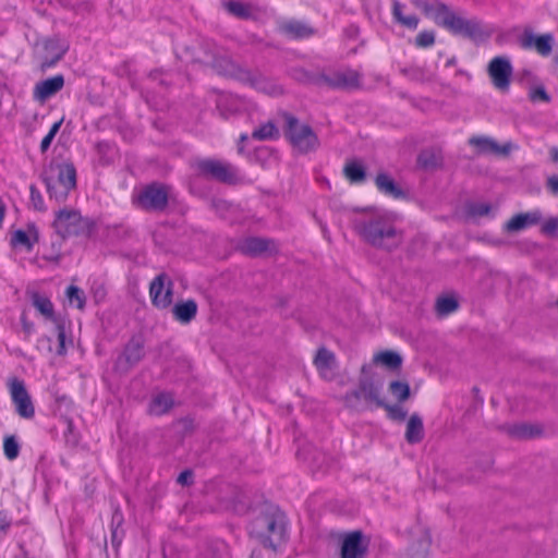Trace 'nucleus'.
<instances>
[{
	"label": "nucleus",
	"instance_id": "nucleus-50",
	"mask_svg": "<svg viewBox=\"0 0 558 558\" xmlns=\"http://www.w3.org/2000/svg\"><path fill=\"white\" fill-rule=\"evenodd\" d=\"M465 22V19L458 16L453 13V15L450 17L449 21H447V25L445 28L450 31L453 34L460 35L463 24Z\"/></svg>",
	"mask_w": 558,
	"mask_h": 558
},
{
	"label": "nucleus",
	"instance_id": "nucleus-48",
	"mask_svg": "<svg viewBox=\"0 0 558 558\" xmlns=\"http://www.w3.org/2000/svg\"><path fill=\"white\" fill-rule=\"evenodd\" d=\"M435 43V34L432 31H423L415 38V45L420 48H427Z\"/></svg>",
	"mask_w": 558,
	"mask_h": 558
},
{
	"label": "nucleus",
	"instance_id": "nucleus-17",
	"mask_svg": "<svg viewBox=\"0 0 558 558\" xmlns=\"http://www.w3.org/2000/svg\"><path fill=\"white\" fill-rule=\"evenodd\" d=\"M64 86V77L61 74L38 82L33 92L34 99L45 102L48 98L56 95Z\"/></svg>",
	"mask_w": 558,
	"mask_h": 558
},
{
	"label": "nucleus",
	"instance_id": "nucleus-49",
	"mask_svg": "<svg viewBox=\"0 0 558 558\" xmlns=\"http://www.w3.org/2000/svg\"><path fill=\"white\" fill-rule=\"evenodd\" d=\"M61 124H62V120H60L58 122H54L52 124V126L50 128V131L48 132V134L43 138V141L40 143V150L43 153L46 151L49 148L52 140L54 138V136L59 132Z\"/></svg>",
	"mask_w": 558,
	"mask_h": 558
},
{
	"label": "nucleus",
	"instance_id": "nucleus-34",
	"mask_svg": "<svg viewBox=\"0 0 558 558\" xmlns=\"http://www.w3.org/2000/svg\"><path fill=\"white\" fill-rule=\"evenodd\" d=\"M292 76L295 81L300 83L322 87V72L312 73L302 68H296L292 70Z\"/></svg>",
	"mask_w": 558,
	"mask_h": 558
},
{
	"label": "nucleus",
	"instance_id": "nucleus-64",
	"mask_svg": "<svg viewBox=\"0 0 558 558\" xmlns=\"http://www.w3.org/2000/svg\"><path fill=\"white\" fill-rule=\"evenodd\" d=\"M116 520H117L118 524H120L122 522V515L118 512L114 513V515H113V521H116Z\"/></svg>",
	"mask_w": 558,
	"mask_h": 558
},
{
	"label": "nucleus",
	"instance_id": "nucleus-6",
	"mask_svg": "<svg viewBox=\"0 0 558 558\" xmlns=\"http://www.w3.org/2000/svg\"><path fill=\"white\" fill-rule=\"evenodd\" d=\"M170 197V187L168 185L154 182L142 187L133 195V203L146 211L161 213L168 207Z\"/></svg>",
	"mask_w": 558,
	"mask_h": 558
},
{
	"label": "nucleus",
	"instance_id": "nucleus-61",
	"mask_svg": "<svg viewBox=\"0 0 558 558\" xmlns=\"http://www.w3.org/2000/svg\"><path fill=\"white\" fill-rule=\"evenodd\" d=\"M113 546H119L121 544V539L118 538V530L112 531V539H111Z\"/></svg>",
	"mask_w": 558,
	"mask_h": 558
},
{
	"label": "nucleus",
	"instance_id": "nucleus-32",
	"mask_svg": "<svg viewBox=\"0 0 558 558\" xmlns=\"http://www.w3.org/2000/svg\"><path fill=\"white\" fill-rule=\"evenodd\" d=\"M460 35H463L474 41L483 40L487 37L481 24L474 20H465Z\"/></svg>",
	"mask_w": 558,
	"mask_h": 558
},
{
	"label": "nucleus",
	"instance_id": "nucleus-37",
	"mask_svg": "<svg viewBox=\"0 0 558 558\" xmlns=\"http://www.w3.org/2000/svg\"><path fill=\"white\" fill-rule=\"evenodd\" d=\"M45 48H46V50L54 51V53L51 59H46L45 61H43V63H41L43 69L53 66L58 61H60L62 59L63 54L65 53V51L68 49L64 46H58L57 43L53 40L47 41L45 44Z\"/></svg>",
	"mask_w": 558,
	"mask_h": 558
},
{
	"label": "nucleus",
	"instance_id": "nucleus-52",
	"mask_svg": "<svg viewBox=\"0 0 558 558\" xmlns=\"http://www.w3.org/2000/svg\"><path fill=\"white\" fill-rule=\"evenodd\" d=\"M56 329H57V336H58V342H59L58 349H57V354L64 355L66 352L64 326L61 323H57Z\"/></svg>",
	"mask_w": 558,
	"mask_h": 558
},
{
	"label": "nucleus",
	"instance_id": "nucleus-62",
	"mask_svg": "<svg viewBox=\"0 0 558 558\" xmlns=\"http://www.w3.org/2000/svg\"><path fill=\"white\" fill-rule=\"evenodd\" d=\"M550 154H551V159L554 161H558V147L551 148Z\"/></svg>",
	"mask_w": 558,
	"mask_h": 558
},
{
	"label": "nucleus",
	"instance_id": "nucleus-42",
	"mask_svg": "<svg viewBox=\"0 0 558 558\" xmlns=\"http://www.w3.org/2000/svg\"><path fill=\"white\" fill-rule=\"evenodd\" d=\"M4 454L9 460H14L20 453V445L15 436H7L3 441Z\"/></svg>",
	"mask_w": 558,
	"mask_h": 558
},
{
	"label": "nucleus",
	"instance_id": "nucleus-43",
	"mask_svg": "<svg viewBox=\"0 0 558 558\" xmlns=\"http://www.w3.org/2000/svg\"><path fill=\"white\" fill-rule=\"evenodd\" d=\"M225 8L236 17H247L250 15V8L240 1L226 2Z\"/></svg>",
	"mask_w": 558,
	"mask_h": 558
},
{
	"label": "nucleus",
	"instance_id": "nucleus-11",
	"mask_svg": "<svg viewBox=\"0 0 558 558\" xmlns=\"http://www.w3.org/2000/svg\"><path fill=\"white\" fill-rule=\"evenodd\" d=\"M512 71L510 60L504 56L493 58L487 66L493 85L501 92L509 89Z\"/></svg>",
	"mask_w": 558,
	"mask_h": 558
},
{
	"label": "nucleus",
	"instance_id": "nucleus-20",
	"mask_svg": "<svg viewBox=\"0 0 558 558\" xmlns=\"http://www.w3.org/2000/svg\"><path fill=\"white\" fill-rule=\"evenodd\" d=\"M314 365L323 378L327 380L333 379L337 360L331 351L326 348H320L314 357Z\"/></svg>",
	"mask_w": 558,
	"mask_h": 558
},
{
	"label": "nucleus",
	"instance_id": "nucleus-59",
	"mask_svg": "<svg viewBox=\"0 0 558 558\" xmlns=\"http://www.w3.org/2000/svg\"><path fill=\"white\" fill-rule=\"evenodd\" d=\"M546 186L550 193L555 195L558 194V174L549 177L547 179Z\"/></svg>",
	"mask_w": 558,
	"mask_h": 558
},
{
	"label": "nucleus",
	"instance_id": "nucleus-35",
	"mask_svg": "<svg viewBox=\"0 0 558 558\" xmlns=\"http://www.w3.org/2000/svg\"><path fill=\"white\" fill-rule=\"evenodd\" d=\"M252 137L258 141L275 140L279 137V131L272 122L268 121L258 129H255L252 133Z\"/></svg>",
	"mask_w": 558,
	"mask_h": 558
},
{
	"label": "nucleus",
	"instance_id": "nucleus-45",
	"mask_svg": "<svg viewBox=\"0 0 558 558\" xmlns=\"http://www.w3.org/2000/svg\"><path fill=\"white\" fill-rule=\"evenodd\" d=\"M66 296L70 303L76 302V306L80 310H83L85 306V295L84 292L76 286H70L66 289Z\"/></svg>",
	"mask_w": 558,
	"mask_h": 558
},
{
	"label": "nucleus",
	"instance_id": "nucleus-15",
	"mask_svg": "<svg viewBox=\"0 0 558 558\" xmlns=\"http://www.w3.org/2000/svg\"><path fill=\"white\" fill-rule=\"evenodd\" d=\"M414 5L421 9L425 15L433 17L436 24L446 27L447 21L453 15V12L442 2L429 3L424 0H414Z\"/></svg>",
	"mask_w": 558,
	"mask_h": 558
},
{
	"label": "nucleus",
	"instance_id": "nucleus-19",
	"mask_svg": "<svg viewBox=\"0 0 558 558\" xmlns=\"http://www.w3.org/2000/svg\"><path fill=\"white\" fill-rule=\"evenodd\" d=\"M554 37L550 34L535 36L531 32H524L520 38L521 47L524 49L534 48L539 54L548 56L553 50Z\"/></svg>",
	"mask_w": 558,
	"mask_h": 558
},
{
	"label": "nucleus",
	"instance_id": "nucleus-26",
	"mask_svg": "<svg viewBox=\"0 0 558 558\" xmlns=\"http://www.w3.org/2000/svg\"><path fill=\"white\" fill-rule=\"evenodd\" d=\"M173 407V398L169 393H159L155 396L148 407L151 415H163Z\"/></svg>",
	"mask_w": 558,
	"mask_h": 558
},
{
	"label": "nucleus",
	"instance_id": "nucleus-47",
	"mask_svg": "<svg viewBox=\"0 0 558 558\" xmlns=\"http://www.w3.org/2000/svg\"><path fill=\"white\" fill-rule=\"evenodd\" d=\"M543 234L554 238L558 235V216L548 218L541 228Z\"/></svg>",
	"mask_w": 558,
	"mask_h": 558
},
{
	"label": "nucleus",
	"instance_id": "nucleus-13",
	"mask_svg": "<svg viewBox=\"0 0 558 558\" xmlns=\"http://www.w3.org/2000/svg\"><path fill=\"white\" fill-rule=\"evenodd\" d=\"M10 392L17 414L27 420L34 417L35 409L23 381L16 378L12 379L10 383Z\"/></svg>",
	"mask_w": 558,
	"mask_h": 558
},
{
	"label": "nucleus",
	"instance_id": "nucleus-9",
	"mask_svg": "<svg viewBox=\"0 0 558 558\" xmlns=\"http://www.w3.org/2000/svg\"><path fill=\"white\" fill-rule=\"evenodd\" d=\"M195 60L213 68L218 74L231 75L234 73V63L213 43H205L202 53Z\"/></svg>",
	"mask_w": 558,
	"mask_h": 558
},
{
	"label": "nucleus",
	"instance_id": "nucleus-39",
	"mask_svg": "<svg viewBox=\"0 0 558 558\" xmlns=\"http://www.w3.org/2000/svg\"><path fill=\"white\" fill-rule=\"evenodd\" d=\"M283 32L292 38H304L312 34V31L300 22H290L282 26Z\"/></svg>",
	"mask_w": 558,
	"mask_h": 558
},
{
	"label": "nucleus",
	"instance_id": "nucleus-28",
	"mask_svg": "<svg viewBox=\"0 0 558 558\" xmlns=\"http://www.w3.org/2000/svg\"><path fill=\"white\" fill-rule=\"evenodd\" d=\"M403 5L398 1H392V16L402 26L415 29L418 25V19L415 15H404L402 13Z\"/></svg>",
	"mask_w": 558,
	"mask_h": 558
},
{
	"label": "nucleus",
	"instance_id": "nucleus-1",
	"mask_svg": "<svg viewBox=\"0 0 558 558\" xmlns=\"http://www.w3.org/2000/svg\"><path fill=\"white\" fill-rule=\"evenodd\" d=\"M360 239L378 250L391 252L400 246L403 232L395 225L391 215L378 209H363L351 220Z\"/></svg>",
	"mask_w": 558,
	"mask_h": 558
},
{
	"label": "nucleus",
	"instance_id": "nucleus-22",
	"mask_svg": "<svg viewBox=\"0 0 558 558\" xmlns=\"http://www.w3.org/2000/svg\"><path fill=\"white\" fill-rule=\"evenodd\" d=\"M172 314L181 324H189L196 317L197 303L192 299L179 302L173 306Z\"/></svg>",
	"mask_w": 558,
	"mask_h": 558
},
{
	"label": "nucleus",
	"instance_id": "nucleus-27",
	"mask_svg": "<svg viewBox=\"0 0 558 558\" xmlns=\"http://www.w3.org/2000/svg\"><path fill=\"white\" fill-rule=\"evenodd\" d=\"M373 360L391 371H397L402 365V356L395 351H381L375 354Z\"/></svg>",
	"mask_w": 558,
	"mask_h": 558
},
{
	"label": "nucleus",
	"instance_id": "nucleus-5",
	"mask_svg": "<svg viewBox=\"0 0 558 558\" xmlns=\"http://www.w3.org/2000/svg\"><path fill=\"white\" fill-rule=\"evenodd\" d=\"M52 226L61 239H65L69 236L89 235L94 223L88 218L82 217L80 211L63 208L56 214Z\"/></svg>",
	"mask_w": 558,
	"mask_h": 558
},
{
	"label": "nucleus",
	"instance_id": "nucleus-40",
	"mask_svg": "<svg viewBox=\"0 0 558 558\" xmlns=\"http://www.w3.org/2000/svg\"><path fill=\"white\" fill-rule=\"evenodd\" d=\"M389 392L399 401L403 402L410 397V386L405 381L393 380L389 384Z\"/></svg>",
	"mask_w": 558,
	"mask_h": 558
},
{
	"label": "nucleus",
	"instance_id": "nucleus-2",
	"mask_svg": "<svg viewBox=\"0 0 558 558\" xmlns=\"http://www.w3.org/2000/svg\"><path fill=\"white\" fill-rule=\"evenodd\" d=\"M250 535L263 546L276 549L287 536L284 513L279 507L265 504L250 523Z\"/></svg>",
	"mask_w": 558,
	"mask_h": 558
},
{
	"label": "nucleus",
	"instance_id": "nucleus-14",
	"mask_svg": "<svg viewBox=\"0 0 558 558\" xmlns=\"http://www.w3.org/2000/svg\"><path fill=\"white\" fill-rule=\"evenodd\" d=\"M367 546L361 531L351 532L342 541L341 558H364Z\"/></svg>",
	"mask_w": 558,
	"mask_h": 558
},
{
	"label": "nucleus",
	"instance_id": "nucleus-16",
	"mask_svg": "<svg viewBox=\"0 0 558 558\" xmlns=\"http://www.w3.org/2000/svg\"><path fill=\"white\" fill-rule=\"evenodd\" d=\"M469 144L476 147L478 154H494L497 156H508L511 151L510 142L499 145L495 140L487 136H474L469 140Z\"/></svg>",
	"mask_w": 558,
	"mask_h": 558
},
{
	"label": "nucleus",
	"instance_id": "nucleus-51",
	"mask_svg": "<svg viewBox=\"0 0 558 558\" xmlns=\"http://www.w3.org/2000/svg\"><path fill=\"white\" fill-rule=\"evenodd\" d=\"M29 191H31V202H32L33 207L38 211H44L46 208H45V204H44V198H43L39 190L35 185H31Z\"/></svg>",
	"mask_w": 558,
	"mask_h": 558
},
{
	"label": "nucleus",
	"instance_id": "nucleus-53",
	"mask_svg": "<svg viewBox=\"0 0 558 558\" xmlns=\"http://www.w3.org/2000/svg\"><path fill=\"white\" fill-rule=\"evenodd\" d=\"M490 211V206L486 203H476L471 205L470 207V214L472 216L483 217L485 215H488Z\"/></svg>",
	"mask_w": 558,
	"mask_h": 558
},
{
	"label": "nucleus",
	"instance_id": "nucleus-63",
	"mask_svg": "<svg viewBox=\"0 0 558 558\" xmlns=\"http://www.w3.org/2000/svg\"><path fill=\"white\" fill-rule=\"evenodd\" d=\"M245 509V505L244 504H241V505H234L233 506V510L236 511V512H241Z\"/></svg>",
	"mask_w": 558,
	"mask_h": 558
},
{
	"label": "nucleus",
	"instance_id": "nucleus-4",
	"mask_svg": "<svg viewBox=\"0 0 558 558\" xmlns=\"http://www.w3.org/2000/svg\"><path fill=\"white\" fill-rule=\"evenodd\" d=\"M347 408L353 411H364L371 408L385 405V400L380 397V388L368 377L359 379L357 388L348 392L343 397Z\"/></svg>",
	"mask_w": 558,
	"mask_h": 558
},
{
	"label": "nucleus",
	"instance_id": "nucleus-29",
	"mask_svg": "<svg viewBox=\"0 0 558 558\" xmlns=\"http://www.w3.org/2000/svg\"><path fill=\"white\" fill-rule=\"evenodd\" d=\"M32 235L34 236V241L37 242L38 233L34 226L29 228V234L23 230H16L11 238V244L13 246H24L31 251L33 247Z\"/></svg>",
	"mask_w": 558,
	"mask_h": 558
},
{
	"label": "nucleus",
	"instance_id": "nucleus-25",
	"mask_svg": "<svg viewBox=\"0 0 558 558\" xmlns=\"http://www.w3.org/2000/svg\"><path fill=\"white\" fill-rule=\"evenodd\" d=\"M376 186L384 194L393 198H401L404 196V192L396 184V182L387 174L379 173L376 177Z\"/></svg>",
	"mask_w": 558,
	"mask_h": 558
},
{
	"label": "nucleus",
	"instance_id": "nucleus-60",
	"mask_svg": "<svg viewBox=\"0 0 558 558\" xmlns=\"http://www.w3.org/2000/svg\"><path fill=\"white\" fill-rule=\"evenodd\" d=\"M10 526V520L7 514L0 512V538L3 537Z\"/></svg>",
	"mask_w": 558,
	"mask_h": 558
},
{
	"label": "nucleus",
	"instance_id": "nucleus-24",
	"mask_svg": "<svg viewBox=\"0 0 558 558\" xmlns=\"http://www.w3.org/2000/svg\"><path fill=\"white\" fill-rule=\"evenodd\" d=\"M424 437V426L421 416L413 413L407 424L405 439L409 444H418Z\"/></svg>",
	"mask_w": 558,
	"mask_h": 558
},
{
	"label": "nucleus",
	"instance_id": "nucleus-58",
	"mask_svg": "<svg viewBox=\"0 0 558 558\" xmlns=\"http://www.w3.org/2000/svg\"><path fill=\"white\" fill-rule=\"evenodd\" d=\"M193 473L190 470H185L178 476V483L181 485L192 484Z\"/></svg>",
	"mask_w": 558,
	"mask_h": 558
},
{
	"label": "nucleus",
	"instance_id": "nucleus-8",
	"mask_svg": "<svg viewBox=\"0 0 558 558\" xmlns=\"http://www.w3.org/2000/svg\"><path fill=\"white\" fill-rule=\"evenodd\" d=\"M199 175L222 183L234 184L238 181V169L228 162L215 159H202L195 162Z\"/></svg>",
	"mask_w": 558,
	"mask_h": 558
},
{
	"label": "nucleus",
	"instance_id": "nucleus-31",
	"mask_svg": "<svg viewBox=\"0 0 558 558\" xmlns=\"http://www.w3.org/2000/svg\"><path fill=\"white\" fill-rule=\"evenodd\" d=\"M510 436L515 438H532L541 434V429L529 424H514L507 427Z\"/></svg>",
	"mask_w": 558,
	"mask_h": 558
},
{
	"label": "nucleus",
	"instance_id": "nucleus-10",
	"mask_svg": "<svg viewBox=\"0 0 558 558\" xmlns=\"http://www.w3.org/2000/svg\"><path fill=\"white\" fill-rule=\"evenodd\" d=\"M322 87L355 89L360 87V74L351 69L322 72Z\"/></svg>",
	"mask_w": 558,
	"mask_h": 558
},
{
	"label": "nucleus",
	"instance_id": "nucleus-41",
	"mask_svg": "<svg viewBox=\"0 0 558 558\" xmlns=\"http://www.w3.org/2000/svg\"><path fill=\"white\" fill-rule=\"evenodd\" d=\"M344 174L352 183H360L365 179V170L357 162H350L344 167Z\"/></svg>",
	"mask_w": 558,
	"mask_h": 558
},
{
	"label": "nucleus",
	"instance_id": "nucleus-12",
	"mask_svg": "<svg viewBox=\"0 0 558 558\" xmlns=\"http://www.w3.org/2000/svg\"><path fill=\"white\" fill-rule=\"evenodd\" d=\"M173 284L165 274L158 275L149 286L153 304L158 308H166L172 302Z\"/></svg>",
	"mask_w": 558,
	"mask_h": 558
},
{
	"label": "nucleus",
	"instance_id": "nucleus-23",
	"mask_svg": "<svg viewBox=\"0 0 558 558\" xmlns=\"http://www.w3.org/2000/svg\"><path fill=\"white\" fill-rule=\"evenodd\" d=\"M245 78L253 87L267 95L276 96L282 94V88L280 86L259 74L245 72Z\"/></svg>",
	"mask_w": 558,
	"mask_h": 558
},
{
	"label": "nucleus",
	"instance_id": "nucleus-36",
	"mask_svg": "<svg viewBox=\"0 0 558 558\" xmlns=\"http://www.w3.org/2000/svg\"><path fill=\"white\" fill-rule=\"evenodd\" d=\"M459 307L458 301L453 296H440L436 301V312L438 316H447L456 312Z\"/></svg>",
	"mask_w": 558,
	"mask_h": 558
},
{
	"label": "nucleus",
	"instance_id": "nucleus-33",
	"mask_svg": "<svg viewBox=\"0 0 558 558\" xmlns=\"http://www.w3.org/2000/svg\"><path fill=\"white\" fill-rule=\"evenodd\" d=\"M32 301H33V305L35 306V308L43 316H45L47 319L56 322L54 316H53V305L48 298L43 296L38 293H34Z\"/></svg>",
	"mask_w": 558,
	"mask_h": 558
},
{
	"label": "nucleus",
	"instance_id": "nucleus-30",
	"mask_svg": "<svg viewBox=\"0 0 558 558\" xmlns=\"http://www.w3.org/2000/svg\"><path fill=\"white\" fill-rule=\"evenodd\" d=\"M144 355L143 345L140 340L132 339L125 347L123 356L130 365L138 363Z\"/></svg>",
	"mask_w": 558,
	"mask_h": 558
},
{
	"label": "nucleus",
	"instance_id": "nucleus-7",
	"mask_svg": "<svg viewBox=\"0 0 558 558\" xmlns=\"http://www.w3.org/2000/svg\"><path fill=\"white\" fill-rule=\"evenodd\" d=\"M286 135L300 153L306 154L319 146L318 137L310 125L300 124L299 120L290 114L286 116Z\"/></svg>",
	"mask_w": 558,
	"mask_h": 558
},
{
	"label": "nucleus",
	"instance_id": "nucleus-18",
	"mask_svg": "<svg viewBox=\"0 0 558 558\" xmlns=\"http://www.w3.org/2000/svg\"><path fill=\"white\" fill-rule=\"evenodd\" d=\"M239 250L246 255L250 256H258L264 253H272L277 251V246L275 241L266 238H257L251 236L244 239L240 245Z\"/></svg>",
	"mask_w": 558,
	"mask_h": 558
},
{
	"label": "nucleus",
	"instance_id": "nucleus-38",
	"mask_svg": "<svg viewBox=\"0 0 558 558\" xmlns=\"http://www.w3.org/2000/svg\"><path fill=\"white\" fill-rule=\"evenodd\" d=\"M417 162L423 169H435L440 166L441 158L434 150H423L417 157Z\"/></svg>",
	"mask_w": 558,
	"mask_h": 558
},
{
	"label": "nucleus",
	"instance_id": "nucleus-46",
	"mask_svg": "<svg viewBox=\"0 0 558 558\" xmlns=\"http://www.w3.org/2000/svg\"><path fill=\"white\" fill-rule=\"evenodd\" d=\"M380 408H384L388 413V417L393 421L402 422L405 420L408 414L407 410L399 404L391 405L385 402V405H381Z\"/></svg>",
	"mask_w": 558,
	"mask_h": 558
},
{
	"label": "nucleus",
	"instance_id": "nucleus-54",
	"mask_svg": "<svg viewBox=\"0 0 558 558\" xmlns=\"http://www.w3.org/2000/svg\"><path fill=\"white\" fill-rule=\"evenodd\" d=\"M530 98L532 101H537V100H541V101H544V102H549L550 101V97L549 95L547 94V92L545 90L544 87H536L535 89H533L531 93H530Z\"/></svg>",
	"mask_w": 558,
	"mask_h": 558
},
{
	"label": "nucleus",
	"instance_id": "nucleus-55",
	"mask_svg": "<svg viewBox=\"0 0 558 558\" xmlns=\"http://www.w3.org/2000/svg\"><path fill=\"white\" fill-rule=\"evenodd\" d=\"M60 248H61V243L53 242L51 245V253L48 255H45L44 258L49 262L58 263L61 259Z\"/></svg>",
	"mask_w": 558,
	"mask_h": 558
},
{
	"label": "nucleus",
	"instance_id": "nucleus-57",
	"mask_svg": "<svg viewBox=\"0 0 558 558\" xmlns=\"http://www.w3.org/2000/svg\"><path fill=\"white\" fill-rule=\"evenodd\" d=\"M22 329L24 333L28 337L34 331V324L27 320L26 315L23 313L21 316Z\"/></svg>",
	"mask_w": 558,
	"mask_h": 558
},
{
	"label": "nucleus",
	"instance_id": "nucleus-3",
	"mask_svg": "<svg viewBox=\"0 0 558 558\" xmlns=\"http://www.w3.org/2000/svg\"><path fill=\"white\" fill-rule=\"evenodd\" d=\"M50 198L64 202L76 186V169L73 163L50 165L43 174Z\"/></svg>",
	"mask_w": 558,
	"mask_h": 558
},
{
	"label": "nucleus",
	"instance_id": "nucleus-44",
	"mask_svg": "<svg viewBox=\"0 0 558 558\" xmlns=\"http://www.w3.org/2000/svg\"><path fill=\"white\" fill-rule=\"evenodd\" d=\"M430 546V538L428 535H424L418 539L417 547L414 545L410 548L412 557L425 558Z\"/></svg>",
	"mask_w": 558,
	"mask_h": 558
},
{
	"label": "nucleus",
	"instance_id": "nucleus-56",
	"mask_svg": "<svg viewBox=\"0 0 558 558\" xmlns=\"http://www.w3.org/2000/svg\"><path fill=\"white\" fill-rule=\"evenodd\" d=\"M404 72L409 75L410 78L415 81H425L427 78L425 71L421 68H412Z\"/></svg>",
	"mask_w": 558,
	"mask_h": 558
},
{
	"label": "nucleus",
	"instance_id": "nucleus-21",
	"mask_svg": "<svg viewBox=\"0 0 558 558\" xmlns=\"http://www.w3.org/2000/svg\"><path fill=\"white\" fill-rule=\"evenodd\" d=\"M542 213L539 210H533L527 213H521L514 215L505 225V229L508 232H518L526 229L527 227L535 226L542 220Z\"/></svg>",
	"mask_w": 558,
	"mask_h": 558
}]
</instances>
